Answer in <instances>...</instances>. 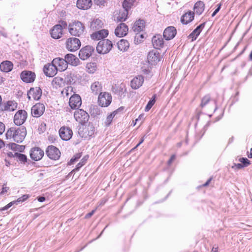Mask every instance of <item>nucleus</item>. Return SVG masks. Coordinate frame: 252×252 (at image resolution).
<instances>
[{"label":"nucleus","instance_id":"obj_42","mask_svg":"<svg viewBox=\"0 0 252 252\" xmlns=\"http://www.w3.org/2000/svg\"><path fill=\"white\" fill-rule=\"evenodd\" d=\"M156 94H154L151 100L149 101L145 108L146 112L149 111L156 102Z\"/></svg>","mask_w":252,"mask_h":252},{"label":"nucleus","instance_id":"obj_53","mask_svg":"<svg viewBox=\"0 0 252 252\" xmlns=\"http://www.w3.org/2000/svg\"><path fill=\"white\" fill-rule=\"evenodd\" d=\"M95 211V210H92L91 212H90V213H88L86 215L85 218L86 219L90 218V217H91L94 215V213Z\"/></svg>","mask_w":252,"mask_h":252},{"label":"nucleus","instance_id":"obj_27","mask_svg":"<svg viewBox=\"0 0 252 252\" xmlns=\"http://www.w3.org/2000/svg\"><path fill=\"white\" fill-rule=\"evenodd\" d=\"M65 59L67 64H70L73 66H77L79 64V60L74 55L72 54H67L65 56Z\"/></svg>","mask_w":252,"mask_h":252},{"label":"nucleus","instance_id":"obj_20","mask_svg":"<svg viewBox=\"0 0 252 252\" xmlns=\"http://www.w3.org/2000/svg\"><path fill=\"white\" fill-rule=\"evenodd\" d=\"M108 31L107 30H100L93 32L91 35V37L93 40H99L104 38L108 35Z\"/></svg>","mask_w":252,"mask_h":252},{"label":"nucleus","instance_id":"obj_14","mask_svg":"<svg viewBox=\"0 0 252 252\" xmlns=\"http://www.w3.org/2000/svg\"><path fill=\"white\" fill-rule=\"evenodd\" d=\"M52 63L54 64L57 70L60 71L66 70L68 66L65 59L61 58L54 59L52 61Z\"/></svg>","mask_w":252,"mask_h":252},{"label":"nucleus","instance_id":"obj_1","mask_svg":"<svg viewBox=\"0 0 252 252\" xmlns=\"http://www.w3.org/2000/svg\"><path fill=\"white\" fill-rule=\"evenodd\" d=\"M27 134L25 127H12L9 128L6 133L7 139H12L13 141L20 143L24 139Z\"/></svg>","mask_w":252,"mask_h":252},{"label":"nucleus","instance_id":"obj_3","mask_svg":"<svg viewBox=\"0 0 252 252\" xmlns=\"http://www.w3.org/2000/svg\"><path fill=\"white\" fill-rule=\"evenodd\" d=\"M112 47L111 41L108 39L101 40L97 44L96 51L99 54H104L109 52Z\"/></svg>","mask_w":252,"mask_h":252},{"label":"nucleus","instance_id":"obj_62","mask_svg":"<svg viewBox=\"0 0 252 252\" xmlns=\"http://www.w3.org/2000/svg\"><path fill=\"white\" fill-rule=\"evenodd\" d=\"M218 247H213L212 249L211 252H218Z\"/></svg>","mask_w":252,"mask_h":252},{"label":"nucleus","instance_id":"obj_2","mask_svg":"<svg viewBox=\"0 0 252 252\" xmlns=\"http://www.w3.org/2000/svg\"><path fill=\"white\" fill-rule=\"evenodd\" d=\"M68 30L72 36L80 37L85 33V27L82 22L75 20L69 23Z\"/></svg>","mask_w":252,"mask_h":252},{"label":"nucleus","instance_id":"obj_9","mask_svg":"<svg viewBox=\"0 0 252 252\" xmlns=\"http://www.w3.org/2000/svg\"><path fill=\"white\" fill-rule=\"evenodd\" d=\"M47 156L51 159L57 160L61 156L59 150L56 147L51 145L49 146L46 151Z\"/></svg>","mask_w":252,"mask_h":252},{"label":"nucleus","instance_id":"obj_22","mask_svg":"<svg viewBox=\"0 0 252 252\" xmlns=\"http://www.w3.org/2000/svg\"><path fill=\"white\" fill-rule=\"evenodd\" d=\"M177 33L176 29L174 27H168L163 32V37L167 40L173 39Z\"/></svg>","mask_w":252,"mask_h":252},{"label":"nucleus","instance_id":"obj_61","mask_svg":"<svg viewBox=\"0 0 252 252\" xmlns=\"http://www.w3.org/2000/svg\"><path fill=\"white\" fill-rule=\"evenodd\" d=\"M144 140V138H142V139L140 141V142L136 145V146L134 147V149L137 148L141 143L143 142Z\"/></svg>","mask_w":252,"mask_h":252},{"label":"nucleus","instance_id":"obj_5","mask_svg":"<svg viewBox=\"0 0 252 252\" xmlns=\"http://www.w3.org/2000/svg\"><path fill=\"white\" fill-rule=\"evenodd\" d=\"M74 117L77 122L82 124L88 121L89 115L84 110L78 109L74 112Z\"/></svg>","mask_w":252,"mask_h":252},{"label":"nucleus","instance_id":"obj_51","mask_svg":"<svg viewBox=\"0 0 252 252\" xmlns=\"http://www.w3.org/2000/svg\"><path fill=\"white\" fill-rule=\"evenodd\" d=\"M57 25H60L62 30L63 29H65L67 27V24L66 22L65 21H62L61 24H58Z\"/></svg>","mask_w":252,"mask_h":252},{"label":"nucleus","instance_id":"obj_59","mask_svg":"<svg viewBox=\"0 0 252 252\" xmlns=\"http://www.w3.org/2000/svg\"><path fill=\"white\" fill-rule=\"evenodd\" d=\"M211 180H212V178H209V179L207 180V181L205 184H204L203 185V187H206V186H207L210 184V182L211 181Z\"/></svg>","mask_w":252,"mask_h":252},{"label":"nucleus","instance_id":"obj_39","mask_svg":"<svg viewBox=\"0 0 252 252\" xmlns=\"http://www.w3.org/2000/svg\"><path fill=\"white\" fill-rule=\"evenodd\" d=\"M135 0H125L123 3V9H126L127 12L133 5Z\"/></svg>","mask_w":252,"mask_h":252},{"label":"nucleus","instance_id":"obj_17","mask_svg":"<svg viewBox=\"0 0 252 252\" xmlns=\"http://www.w3.org/2000/svg\"><path fill=\"white\" fill-rule=\"evenodd\" d=\"M17 107V103L13 101H8L0 105V111H13Z\"/></svg>","mask_w":252,"mask_h":252},{"label":"nucleus","instance_id":"obj_13","mask_svg":"<svg viewBox=\"0 0 252 252\" xmlns=\"http://www.w3.org/2000/svg\"><path fill=\"white\" fill-rule=\"evenodd\" d=\"M69 104L71 109H78L82 104L80 96L77 94L72 95L70 97Z\"/></svg>","mask_w":252,"mask_h":252},{"label":"nucleus","instance_id":"obj_35","mask_svg":"<svg viewBox=\"0 0 252 252\" xmlns=\"http://www.w3.org/2000/svg\"><path fill=\"white\" fill-rule=\"evenodd\" d=\"M205 4L202 1H198L196 2L194 5V12L200 15L204 10Z\"/></svg>","mask_w":252,"mask_h":252},{"label":"nucleus","instance_id":"obj_45","mask_svg":"<svg viewBox=\"0 0 252 252\" xmlns=\"http://www.w3.org/2000/svg\"><path fill=\"white\" fill-rule=\"evenodd\" d=\"M210 101V96L209 95L204 96L200 104V106L203 108L206 105V104Z\"/></svg>","mask_w":252,"mask_h":252},{"label":"nucleus","instance_id":"obj_49","mask_svg":"<svg viewBox=\"0 0 252 252\" xmlns=\"http://www.w3.org/2000/svg\"><path fill=\"white\" fill-rule=\"evenodd\" d=\"M5 126L4 124L0 122V135H1L5 131Z\"/></svg>","mask_w":252,"mask_h":252},{"label":"nucleus","instance_id":"obj_36","mask_svg":"<svg viewBox=\"0 0 252 252\" xmlns=\"http://www.w3.org/2000/svg\"><path fill=\"white\" fill-rule=\"evenodd\" d=\"M91 89L94 94H97L102 90L101 84L98 81H95L91 85Z\"/></svg>","mask_w":252,"mask_h":252},{"label":"nucleus","instance_id":"obj_55","mask_svg":"<svg viewBox=\"0 0 252 252\" xmlns=\"http://www.w3.org/2000/svg\"><path fill=\"white\" fill-rule=\"evenodd\" d=\"M80 158V156H79V155H77L75 158H72L70 159V162H71V163H73L75 161H76Z\"/></svg>","mask_w":252,"mask_h":252},{"label":"nucleus","instance_id":"obj_34","mask_svg":"<svg viewBox=\"0 0 252 252\" xmlns=\"http://www.w3.org/2000/svg\"><path fill=\"white\" fill-rule=\"evenodd\" d=\"M13 63L9 61H4L0 64V69L1 71L8 72L13 68Z\"/></svg>","mask_w":252,"mask_h":252},{"label":"nucleus","instance_id":"obj_48","mask_svg":"<svg viewBox=\"0 0 252 252\" xmlns=\"http://www.w3.org/2000/svg\"><path fill=\"white\" fill-rule=\"evenodd\" d=\"M87 160L86 157L84 158L81 162L78 163L75 168L76 170H78L83 165L85 164L86 161Z\"/></svg>","mask_w":252,"mask_h":252},{"label":"nucleus","instance_id":"obj_21","mask_svg":"<svg viewBox=\"0 0 252 252\" xmlns=\"http://www.w3.org/2000/svg\"><path fill=\"white\" fill-rule=\"evenodd\" d=\"M43 71L45 75L48 77H53L57 72V69L52 63L51 64H46L44 66Z\"/></svg>","mask_w":252,"mask_h":252},{"label":"nucleus","instance_id":"obj_7","mask_svg":"<svg viewBox=\"0 0 252 252\" xmlns=\"http://www.w3.org/2000/svg\"><path fill=\"white\" fill-rule=\"evenodd\" d=\"M112 101L111 95L108 93H100L98 96V103L101 107L109 106Z\"/></svg>","mask_w":252,"mask_h":252},{"label":"nucleus","instance_id":"obj_16","mask_svg":"<svg viewBox=\"0 0 252 252\" xmlns=\"http://www.w3.org/2000/svg\"><path fill=\"white\" fill-rule=\"evenodd\" d=\"M20 77L23 82L31 83L34 81L35 74L31 71L24 70L21 72Z\"/></svg>","mask_w":252,"mask_h":252},{"label":"nucleus","instance_id":"obj_46","mask_svg":"<svg viewBox=\"0 0 252 252\" xmlns=\"http://www.w3.org/2000/svg\"><path fill=\"white\" fill-rule=\"evenodd\" d=\"M29 197V196L28 194L23 195L22 196L18 198L16 200L14 201V202L16 205L19 204L26 200Z\"/></svg>","mask_w":252,"mask_h":252},{"label":"nucleus","instance_id":"obj_8","mask_svg":"<svg viewBox=\"0 0 252 252\" xmlns=\"http://www.w3.org/2000/svg\"><path fill=\"white\" fill-rule=\"evenodd\" d=\"M27 118V113L25 110L18 111L14 117V123L16 125L21 126L24 123Z\"/></svg>","mask_w":252,"mask_h":252},{"label":"nucleus","instance_id":"obj_23","mask_svg":"<svg viewBox=\"0 0 252 252\" xmlns=\"http://www.w3.org/2000/svg\"><path fill=\"white\" fill-rule=\"evenodd\" d=\"M144 82V77L139 75L133 78L130 82V86L133 89L139 88Z\"/></svg>","mask_w":252,"mask_h":252},{"label":"nucleus","instance_id":"obj_54","mask_svg":"<svg viewBox=\"0 0 252 252\" xmlns=\"http://www.w3.org/2000/svg\"><path fill=\"white\" fill-rule=\"evenodd\" d=\"M234 167H235L238 169H240L244 167V165H243V164L241 163L235 164ZM233 167H234V166Z\"/></svg>","mask_w":252,"mask_h":252},{"label":"nucleus","instance_id":"obj_18","mask_svg":"<svg viewBox=\"0 0 252 252\" xmlns=\"http://www.w3.org/2000/svg\"><path fill=\"white\" fill-rule=\"evenodd\" d=\"M44 152L40 148L36 147L31 149L30 157L31 158L35 161L39 160L44 156Z\"/></svg>","mask_w":252,"mask_h":252},{"label":"nucleus","instance_id":"obj_43","mask_svg":"<svg viewBox=\"0 0 252 252\" xmlns=\"http://www.w3.org/2000/svg\"><path fill=\"white\" fill-rule=\"evenodd\" d=\"M11 148L12 150L15 151H18L22 152L25 149V146L22 145H19L15 143H12L11 144Z\"/></svg>","mask_w":252,"mask_h":252},{"label":"nucleus","instance_id":"obj_15","mask_svg":"<svg viewBox=\"0 0 252 252\" xmlns=\"http://www.w3.org/2000/svg\"><path fill=\"white\" fill-rule=\"evenodd\" d=\"M61 138L65 141L69 140L72 136V130L69 127L62 126L59 130Z\"/></svg>","mask_w":252,"mask_h":252},{"label":"nucleus","instance_id":"obj_10","mask_svg":"<svg viewBox=\"0 0 252 252\" xmlns=\"http://www.w3.org/2000/svg\"><path fill=\"white\" fill-rule=\"evenodd\" d=\"M42 94L41 89L38 87L31 88L28 92L27 95L29 100H39Z\"/></svg>","mask_w":252,"mask_h":252},{"label":"nucleus","instance_id":"obj_4","mask_svg":"<svg viewBox=\"0 0 252 252\" xmlns=\"http://www.w3.org/2000/svg\"><path fill=\"white\" fill-rule=\"evenodd\" d=\"M81 46L80 40L75 37H70L66 41V48L70 51L73 52L77 50Z\"/></svg>","mask_w":252,"mask_h":252},{"label":"nucleus","instance_id":"obj_24","mask_svg":"<svg viewBox=\"0 0 252 252\" xmlns=\"http://www.w3.org/2000/svg\"><path fill=\"white\" fill-rule=\"evenodd\" d=\"M113 91L121 97H123L125 96L126 92V89L125 84H121L118 85H115L113 87Z\"/></svg>","mask_w":252,"mask_h":252},{"label":"nucleus","instance_id":"obj_47","mask_svg":"<svg viewBox=\"0 0 252 252\" xmlns=\"http://www.w3.org/2000/svg\"><path fill=\"white\" fill-rule=\"evenodd\" d=\"M239 161L244 165V167H247L250 164V161L246 158H239Z\"/></svg>","mask_w":252,"mask_h":252},{"label":"nucleus","instance_id":"obj_58","mask_svg":"<svg viewBox=\"0 0 252 252\" xmlns=\"http://www.w3.org/2000/svg\"><path fill=\"white\" fill-rule=\"evenodd\" d=\"M37 200L40 202H43L45 200V198L43 196H39L37 197Z\"/></svg>","mask_w":252,"mask_h":252},{"label":"nucleus","instance_id":"obj_63","mask_svg":"<svg viewBox=\"0 0 252 252\" xmlns=\"http://www.w3.org/2000/svg\"><path fill=\"white\" fill-rule=\"evenodd\" d=\"M4 146L3 141L0 139V149L2 148Z\"/></svg>","mask_w":252,"mask_h":252},{"label":"nucleus","instance_id":"obj_28","mask_svg":"<svg viewBox=\"0 0 252 252\" xmlns=\"http://www.w3.org/2000/svg\"><path fill=\"white\" fill-rule=\"evenodd\" d=\"M194 12L189 11L182 16L181 21L182 23L184 24H188L194 19Z\"/></svg>","mask_w":252,"mask_h":252},{"label":"nucleus","instance_id":"obj_44","mask_svg":"<svg viewBox=\"0 0 252 252\" xmlns=\"http://www.w3.org/2000/svg\"><path fill=\"white\" fill-rule=\"evenodd\" d=\"M14 157L18 159V160L21 162L25 163L27 161V156L24 154L15 153L14 154Z\"/></svg>","mask_w":252,"mask_h":252},{"label":"nucleus","instance_id":"obj_26","mask_svg":"<svg viewBox=\"0 0 252 252\" xmlns=\"http://www.w3.org/2000/svg\"><path fill=\"white\" fill-rule=\"evenodd\" d=\"M128 12L126 9H121L118 13L115 15V20L118 22L125 21L127 18Z\"/></svg>","mask_w":252,"mask_h":252},{"label":"nucleus","instance_id":"obj_40","mask_svg":"<svg viewBox=\"0 0 252 252\" xmlns=\"http://www.w3.org/2000/svg\"><path fill=\"white\" fill-rule=\"evenodd\" d=\"M87 71L89 73H94L96 70V64L94 63H88L86 65Z\"/></svg>","mask_w":252,"mask_h":252},{"label":"nucleus","instance_id":"obj_64","mask_svg":"<svg viewBox=\"0 0 252 252\" xmlns=\"http://www.w3.org/2000/svg\"><path fill=\"white\" fill-rule=\"evenodd\" d=\"M250 60H252V51L251 52V53L250 55Z\"/></svg>","mask_w":252,"mask_h":252},{"label":"nucleus","instance_id":"obj_60","mask_svg":"<svg viewBox=\"0 0 252 252\" xmlns=\"http://www.w3.org/2000/svg\"><path fill=\"white\" fill-rule=\"evenodd\" d=\"M248 157L249 158H252V148L250 149V152H248Z\"/></svg>","mask_w":252,"mask_h":252},{"label":"nucleus","instance_id":"obj_19","mask_svg":"<svg viewBox=\"0 0 252 252\" xmlns=\"http://www.w3.org/2000/svg\"><path fill=\"white\" fill-rule=\"evenodd\" d=\"M128 31V27L124 23H121L116 28L115 34L118 37H123L127 34Z\"/></svg>","mask_w":252,"mask_h":252},{"label":"nucleus","instance_id":"obj_12","mask_svg":"<svg viewBox=\"0 0 252 252\" xmlns=\"http://www.w3.org/2000/svg\"><path fill=\"white\" fill-rule=\"evenodd\" d=\"M45 111V106L43 104L37 103L33 105L31 109V114L34 117H39Z\"/></svg>","mask_w":252,"mask_h":252},{"label":"nucleus","instance_id":"obj_6","mask_svg":"<svg viewBox=\"0 0 252 252\" xmlns=\"http://www.w3.org/2000/svg\"><path fill=\"white\" fill-rule=\"evenodd\" d=\"M162 57L159 52L156 50H153L149 52L148 55V61L152 65H156L159 61H160Z\"/></svg>","mask_w":252,"mask_h":252},{"label":"nucleus","instance_id":"obj_41","mask_svg":"<svg viewBox=\"0 0 252 252\" xmlns=\"http://www.w3.org/2000/svg\"><path fill=\"white\" fill-rule=\"evenodd\" d=\"M118 111H119V109H118L116 111H114V112L111 113L109 115H108L107 116V117L106 119V121L105 122L106 126H108L111 124L113 118H114L115 115L118 113Z\"/></svg>","mask_w":252,"mask_h":252},{"label":"nucleus","instance_id":"obj_56","mask_svg":"<svg viewBox=\"0 0 252 252\" xmlns=\"http://www.w3.org/2000/svg\"><path fill=\"white\" fill-rule=\"evenodd\" d=\"M175 155H173L171 157L170 159L168 161V165H170L171 164V163L172 162V161L175 159Z\"/></svg>","mask_w":252,"mask_h":252},{"label":"nucleus","instance_id":"obj_38","mask_svg":"<svg viewBox=\"0 0 252 252\" xmlns=\"http://www.w3.org/2000/svg\"><path fill=\"white\" fill-rule=\"evenodd\" d=\"M85 133L87 136H92L95 132V127L92 124H89L87 126L84 128Z\"/></svg>","mask_w":252,"mask_h":252},{"label":"nucleus","instance_id":"obj_29","mask_svg":"<svg viewBox=\"0 0 252 252\" xmlns=\"http://www.w3.org/2000/svg\"><path fill=\"white\" fill-rule=\"evenodd\" d=\"M163 40L160 35L154 36L152 38V43L155 48L159 49L163 45Z\"/></svg>","mask_w":252,"mask_h":252},{"label":"nucleus","instance_id":"obj_25","mask_svg":"<svg viewBox=\"0 0 252 252\" xmlns=\"http://www.w3.org/2000/svg\"><path fill=\"white\" fill-rule=\"evenodd\" d=\"M50 34L51 36L54 39L60 38L63 35V30L60 25L54 26L51 30Z\"/></svg>","mask_w":252,"mask_h":252},{"label":"nucleus","instance_id":"obj_33","mask_svg":"<svg viewBox=\"0 0 252 252\" xmlns=\"http://www.w3.org/2000/svg\"><path fill=\"white\" fill-rule=\"evenodd\" d=\"M91 0H78L77 1V6L81 9H87L91 6Z\"/></svg>","mask_w":252,"mask_h":252},{"label":"nucleus","instance_id":"obj_31","mask_svg":"<svg viewBox=\"0 0 252 252\" xmlns=\"http://www.w3.org/2000/svg\"><path fill=\"white\" fill-rule=\"evenodd\" d=\"M205 23H202L199 25L189 35V38H192V41L195 40L198 36L199 35L202 29L204 28Z\"/></svg>","mask_w":252,"mask_h":252},{"label":"nucleus","instance_id":"obj_30","mask_svg":"<svg viewBox=\"0 0 252 252\" xmlns=\"http://www.w3.org/2000/svg\"><path fill=\"white\" fill-rule=\"evenodd\" d=\"M103 21L97 18L94 19L91 23L90 28L92 30L97 31L103 27Z\"/></svg>","mask_w":252,"mask_h":252},{"label":"nucleus","instance_id":"obj_37","mask_svg":"<svg viewBox=\"0 0 252 252\" xmlns=\"http://www.w3.org/2000/svg\"><path fill=\"white\" fill-rule=\"evenodd\" d=\"M117 45L118 49L120 51L124 52L126 51L129 47L128 42L125 39H121L117 43Z\"/></svg>","mask_w":252,"mask_h":252},{"label":"nucleus","instance_id":"obj_52","mask_svg":"<svg viewBox=\"0 0 252 252\" xmlns=\"http://www.w3.org/2000/svg\"><path fill=\"white\" fill-rule=\"evenodd\" d=\"M218 7L215 9V10L212 13V17L215 16L216 15V14L220 11V7H221V4H219L218 5Z\"/></svg>","mask_w":252,"mask_h":252},{"label":"nucleus","instance_id":"obj_11","mask_svg":"<svg viewBox=\"0 0 252 252\" xmlns=\"http://www.w3.org/2000/svg\"><path fill=\"white\" fill-rule=\"evenodd\" d=\"M94 51V48L91 46H86L82 48L79 51V58L82 60H87L92 54Z\"/></svg>","mask_w":252,"mask_h":252},{"label":"nucleus","instance_id":"obj_50","mask_svg":"<svg viewBox=\"0 0 252 252\" xmlns=\"http://www.w3.org/2000/svg\"><path fill=\"white\" fill-rule=\"evenodd\" d=\"M13 204H15L14 201H12L6 205L4 207L1 209V210H5L11 207Z\"/></svg>","mask_w":252,"mask_h":252},{"label":"nucleus","instance_id":"obj_32","mask_svg":"<svg viewBox=\"0 0 252 252\" xmlns=\"http://www.w3.org/2000/svg\"><path fill=\"white\" fill-rule=\"evenodd\" d=\"M145 28V22L142 20L136 21L133 27L132 30L136 33H139L142 31Z\"/></svg>","mask_w":252,"mask_h":252},{"label":"nucleus","instance_id":"obj_57","mask_svg":"<svg viewBox=\"0 0 252 252\" xmlns=\"http://www.w3.org/2000/svg\"><path fill=\"white\" fill-rule=\"evenodd\" d=\"M8 189L9 188L6 187H3L2 189V190L0 192V194H4L5 192H6L7 191Z\"/></svg>","mask_w":252,"mask_h":252}]
</instances>
